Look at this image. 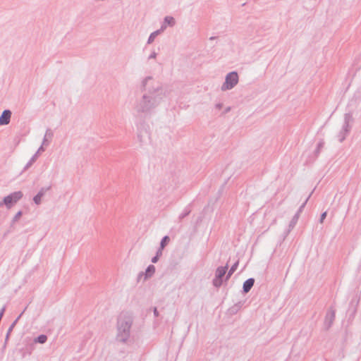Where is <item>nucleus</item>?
I'll return each instance as SVG.
<instances>
[{
  "label": "nucleus",
  "mask_w": 361,
  "mask_h": 361,
  "mask_svg": "<svg viewBox=\"0 0 361 361\" xmlns=\"http://www.w3.org/2000/svg\"><path fill=\"white\" fill-rule=\"evenodd\" d=\"M238 81V74L235 72L229 73L226 78L224 84L222 86L223 90H229L233 87Z\"/></svg>",
  "instance_id": "nucleus-1"
},
{
  "label": "nucleus",
  "mask_w": 361,
  "mask_h": 361,
  "mask_svg": "<svg viewBox=\"0 0 361 361\" xmlns=\"http://www.w3.org/2000/svg\"><path fill=\"white\" fill-rule=\"evenodd\" d=\"M23 193L21 192H15L4 199V202L8 208H10L12 205L16 204L21 197Z\"/></svg>",
  "instance_id": "nucleus-2"
},
{
  "label": "nucleus",
  "mask_w": 361,
  "mask_h": 361,
  "mask_svg": "<svg viewBox=\"0 0 361 361\" xmlns=\"http://www.w3.org/2000/svg\"><path fill=\"white\" fill-rule=\"evenodd\" d=\"M226 267H219L216 271V276L218 279L214 280L215 286H219L221 284L220 279L223 277L226 272Z\"/></svg>",
  "instance_id": "nucleus-3"
},
{
  "label": "nucleus",
  "mask_w": 361,
  "mask_h": 361,
  "mask_svg": "<svg viewBox=\"0 0 361 361\" xmlns=\"http://www.w3.org/2000/svg\"><path fill=\"white\" fill-rule=\"evenodd\" d=\"M11 113L8 110H5L0 116V125H6L9 123Z\"/></svg>",
  "instance_id": "nucleus-4"
},
{
  "label": "nucleus",
  "mask_w": 361,
  "mask_h": 361,
  "mask_svg": "<svg viewBox=\"0 0 361 361\" xmlns=\"http://www.w3.org/2000/svg\"><path fill=\"white\" fill-rule=\"evenodd\" d=\"M254 284V279H249L243 284V289L245 293L248 292Z\"/></svg>",
  "instance_id": "nucleus-5"
},
{
  "label": "nucleus",
  "mask_w": 361,
  "mask_h": 361,
  "mask_svg": "<svg viewBox=\"0 0 361 361\" xmlns=\"http://www.w3.org/2000/svg\"><path fill=\"white\" fill-rule=\"evenodd\" d=\"M155 272V267L153 265L149 266L147 269L146 270V276H151Z\"/></svg>",
  "instance_id": "nucleus-6"
},
{
  "label": "nucleus",
  "mask_w": 361,
  "mask_h": 361,
  "mask_svg": "<svg viewBox=\"0 0 361 361\" xmlns=\"http://www.w3.org/2000/svg\"><path fill=\"white\" fill-rule=\"evenodd\" d=\"M170 239L169 236H165L161 242V249H164V247L169 243Z\"/></svg>",
  "instance_id": "nucleus-7"
},
{
  "label": "nucleus",
  "mask_w": 361,
  "mask_h": 361,
  "mask_svg": "<svg viewBox=\"0 0 361 361\" xmlns=\"http://www.w3.org/2000/svg\"><path fill=\"white\" fill-rule=\"evenodd\" d=\"M165 22L167 23L169 25H173L175 20L172 17H166L165 18Z\"/></svg>",
  "instance_id": "nucleus-8"
},
{
  "label": "nucleus",
  "mask_w": 361,
  "mask_h": 361,
  "mask_svg": "<svg viewBox=\"0 0 361 361\" xmlns=\"http://www.w3.org/2000/svg\"><path fill=\"white\" fill-rule=\"evenodd\" d=\"M37 341L39 343H44L47 341V336L41 335L37 338Z\"/></svg>",
  "instance_id": "nucleus-9"
},
{
  "label": "nucleus",
  "mask_w": 361,
  "mask_h": 361,
  "mask_svg": "<svg viewBox=\"0 0 361 361\" xmlns=\"http://www.w3.org/2000/svg\"><path fill=\"white\" fill-rule=\"evenodd\" d=\"M42 195L41 193H39L34 197V201L36 204H39L40 202Z\"/></svg>",
  "instance_id": "nucleus-10"
},
{
  "label": "nucleus",
  "mask_w": 361,
  "mask_h": 361,
  "mask_svg": "<svg viewBox=\"0 0 361 361\" xmlns=\"http://www.w3.org/2000/svg\"><path fill=\"white\" fill-rule=\"evenodd\" d=\"M157 35V32H154V33H152V34L150 35L149 38V42H152V41H153L154 38L156 37V35Z\"/></svg>",
  "instance_id": "nucleus-11"
},
{
  "label": "nucleus",
  "mask_w": 361,
  "mask_h": 361,
  "mask_svg": "<svg viewBox=\"0 0 361 361\" xmlns=\"http://www.w3.org/2000/svg\"><path fill=\"white\" fill-rule=\"evenodd\" d=\"M326 216V212H324L322 214V216H321V222H322L324 221V219H325Z\"/></svg>",
  "instance_id": "nucleus-12"
},
{
  "label": "nucleus",
  "mask_w": 361,
  "mask_h": 361,
  "mask_svg": "<svg viewBox=\"0 0 361 361\" xmlns=\"http://www.w3.org/2000/svg\"><path fill=\"white\" fill-rule=\"evenodd\" d=\"M129 329H130V324H126V328L124 329V331H126V330L128 331V330H129Z\"/></svg>",
  "instance_id": "nucleus-13"
},
{
  "label": "nucleus",
  "mask_w": 361,
  "mask_h": 361,
  "mask_svg": "<svg viewBox=\"0 0 361 361\" xmlns=\"http://www.w3.org/2000/svg\"><path fill=\"white\" fill-rule=\"evenodd\" d=\"M157 259H158V257H154L152 259V262H154V263L157 262Z\"/></svg>",
  "instance_id": "nucleus-14"
},
{
  "label": "nucleus",
  "mask_w": 361,
  "mask_h": 361,
  "mask_svg": "<svg viewBox=\"0 0 361 361\" xmlns=\"http://www.w3.org/2000/svg\"><path fill=\"white\" fill-rule=\"evenodd\" d=\"M154 314L157 315V309L154 310Z\"/></svg>",
  "instance_id": "nucleus-15"
}]
</instances>
